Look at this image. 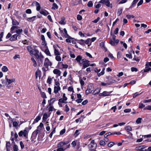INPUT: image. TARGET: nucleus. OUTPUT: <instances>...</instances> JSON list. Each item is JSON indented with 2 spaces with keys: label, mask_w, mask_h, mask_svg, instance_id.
<instances>
[{
  "label": "nucleus",
  "mask_w": 151,
  "mask_h": 151,
  "mask_svg": "<svg viewBox=\"0 0 151 151\" xmlns=\"http://www.w3.org/2000/svg\"><path fill=\"white\" fill-rule=\"evenodd\" d=\"M90 61L86 59H83L82 60V62H81V63L80 64V65H82L83 67L82 69H84L85 68L89 66Z\"/></svg>",
  "instance_id": "obj_1"
},
{
  "label": "nucleus",
  "mask_w": 151,
  "mask_h": 151,
  "mask_svg": "<svg viewBox=\"0 0 151 151\" xmlns=\"http://www.w3.org/2000/svg\"><path fill=\"white\" fill-rule=\"evenodd\" d=\"M28 132H27L26 129H25L23 130L20 131L18 133L19 135V137H22L23 135L26 138H27Z\"/></svg>",
  "instance_id": "obj_2"
},
{
  "label": "nucleus",
  "mask_w": 151,
  "mask_h": 151,
  "mask_svg": "<svg viewBox=\"0 0 151 151\" xmlns=\"http://www.w3.org/2000/svg\"><path fill=\"white\" fill-rule=\"evenodd\" d=\"M52 65V63L48 58L45 59L44 65L46 68H48L49 66H51Z\"/></svg>",
  "instance_id": "obj_3"
},
{
  "label": "nucleus",
  "mask_w": 151,
  "mask_h": 151,
  "mask_svg": "<svg viewBox=\"0 0 151 151\" xmlns=\"http://www.w3.org/2000/svg\"><path fill=\"white\" fill-rule=\"evenodd\" d=\"M99 3L102 4H104L105 5L111 8L112 7V4H110L109 0H101L99 1Z\"/></svg>",
  "instance_id": "obj_4"
},
{
  "label": "nucleus",
  "mask_w": 151,
  "mask_h": 151,
  "mask_svg": "<svg viewBox=\"0 0 151 151\" xmlns=\"http://www.w3.org/2000/svg\"><path fill=\"white\" fill-rule=\"evenodd\" d=\"M105 70V68H103L101 71L99 73L101 70L100 69H98L97 68H95V71L97 73L98 76L99 77H100L101 76L103 75L104 73V70Z\"/></svg>",
  "instance_id": "obj_5"
},
{
  "label": "nucleus",
  "mask_w": 151,
  "mask_h": 151,
  "mask_svg": "<svg viewBox=\"0 0 151 151\" xmlns=\"http://www.w3.org/2000/svg\"><path fill=\"white\" fill-rule=\"evenodd\" d=\"M93 90V87L92 86H88L87 90L85 91V93L86 95H88L91 93Z\"/></svg>",
  "instance_id": "obj_6"
},
{
  "label": "nucleus",
  "mask_w": 151,
  "mask_h": 151,
  "mask_svg": "<svg viewBox=\"0 0 151 151\" xmlns=\"http://www.w3.org/2000/svg\"><path fill=\"white\" fill-rule=\"evenodd\" d=\"M32 4L33 5L34 4L36 6V10L37 11H39L40 10L41 7L39 3L38 2L36 1H34L32 3Z\"/></svg>",
  "instance_id": "obj_7"
},
{
  "label": "nucleus",
  "mask_w": 151,
  "mask_h": 151,
  "mask_svg": "<svg viewBox=\"0 0 151 151\" xmlns=\"http://www.w3.org/2000/svg\"><path fill=\"white\" fill-rule=\"evenodd\" d=\"M69 142L68 141L61 142H59L57 145L58 147H62L64 145L68 144Z\"/></svg>",
  "instance_id": "obj_8"
},
{
  "label": "nucleus",
  "mask_w": 151,
  "mask_h": 151,
  "mask_svg": "<svg viewBox=\"0 0 151 151\" xmlns=\"http://www.w3.org/2000/svg\"><path fill=\"white\" fill-rule=\"evenodd\" d=\"M18 36V35L15 34L12 36L9 39V40L12 41H16L17 40V37Z\"/></svg>",
  "instance_id": "obj_9"
},
{
  "label": "nucleus",
  "mask_w": 151,
  "mask_h": 151,
  "mask_svg": "<svg viewBox=\"0 0 151 151\" xmlns=\"http://www.w3.org/2000/svg\"><path fill=\"white\" fill-rule=\"evenodd\" d=\"M110 92L104 91L102 93H100L99 95L100 96H109L111 93Z\"/></svg>",
  "instance_id": "obj_10"
},
{
  "label": "nucleus",
  "mask_w": 151,
  "mask_h": 151,
  "mask_svg": "<svg viewBox=\"0 0 151 151\" xmlns=\"http://www.w3.org/2000/svg\"><path fill=\"white\" fill-rule=\"evenodd\" d=\"M6 151H10L11 143L10 142H6Z\"/></svg>",
  "instance_id": "obj_11"
},
{
  "label": "nucleus",
  "mask_w": 151,
  "mask_h": 151,
  "mask_svg": "<svg viewBox=\"0 0 151 151\" xmlns=\"http://www.w3.org/2000/svg\"><path fill=\"white\" fill-rule=\"evenodd\" d=\"M82 57L80 55H78L77 56L75 60L80 65L81 62H82V60H83Z\"/></svg>",
  "instance_id": "obj_12"
},
{
  "label": "nucleus",
  "mask_w": 151,
  "mask_h": 151,
  "mask_svg": "<svg viewBox=\"0 0 151 151\" xmlns=\"http://www.w3.org/2000/svg\"><path fill=\"white\" fill-rule=\"evenodd\" d=\"M53 72L54 74L57 75L58 77L60 76L61 73L60 71L57 69H54Z\"/></svg>",
  "instance_id": "obj_13"
},
{
  "label": "nucleus",
  "mask_w": 151,
  "mask_h": 151,
  "mask_svg": "<svg viewBox=\"0 0 151 151\" xmlns=\"http://www.w3.org/2000/svg\"><path fill=\"white\" fill-rule=\"evenodd\" d=\"M88 147L89 150L92 151L96 149L97 147V145H93L89 144L88 145Z\"/></svg>",
  "instance_id": "obj_14"
},
{
  "label": "nucleus",
  "mask_w": 151,
  "mask_h": 151,
  "mask_svg": "<svg viewBox=\"0 0 151 151\" xmlns=\"http://www.w3.org/2000/svg\"><path fill=\"white\" fill-rule=\"evenodd\" d=\"M27 49L30 54L32 55L34 54L35 50H34L30 46H28L27 47Z\"/></svg>",
  "instance_id": "obj_15"
},
{
  "label": "nucleus",
  "mask_w": 151,
  "mask_h": 151,
  "mask_svg": "<svg viewBox=\"0 0 151 151\" xmlns=\"http://www.w3.org/2000/svg\"><path fill=\"white\" fill-rule=\"evenodd\" d=\"M44 57L42 55V54L40 53V58L38 59V62L40 64H42L43 63V59Z\"/></svg>",
  "instance_id": "obj_16"
},
{
  "label": "nucleus",
  "mask_w": 151,
  "mask_h": 151,
  "mask_svg": "<svg viewBox=\"0 0 151 151\" xmlns=\"http://www.w3.org/2000/svg\"><path fill=\"white\" fill-rule=\"evenodd\" d=\"M5 79L6 80V82L8 83V84H10L15 81L14 78L8 79L7 78L6 76H5Z\"/></svg>",
  "instance_id": "obj_17"
},
{
  "label": "nucleus",
  "mask_w": 151,
  "mask_h": 151,
  "mask_svg": "<svg viewBox=\"0 0 151 151\" xmlns=\"http://www.w3.org/2000/svg\"><path fill=\"white\" fill-rule=\"evenodd\" d=\"M42 115V114H39L38 116H37L36 118L34 119L33 123L34 124L35 123L39 121L41 119Z\"/></svg>",
  "instance_id": "obj_18"
},
{
  "label": "nucleus",
  "mask_w": 151,
  "mask_h": 151,
  "mask_svg": "<svg viewBox=\"0 0 151 151\" xmlns=\"http://www.w3.org/2000/svg\"><path fill=\"white\" fill-rule=\"evenodd\" d=\"M40 12L41 14L45 16H46L49 14V12L45 10H42L40 11Z\"/></svg>",
  "instance_id": "obj_19"
},
{
  "label": "nucleus",
  "mask_w": 151,
  "mask_h": 151,
  "mask_svg": "<svg viewBox=\"0 0 151 151\" xmlns=\"http://www.w3.org/2000/svg\"><path fill=\"white\" fill-rule=\"evenodd\" d=\"M39 132V130L38 129H36L34 131L32 134V137H33L35 139Z\"/></svg>",
  "instance_id": "obj_20"
},
{
  "label": "nucleus",
  "mask_w": 151,
  "mask_h": 151,
  "mask_svg": "<svg viewBox=\"0 0 151 151\" xmlns=\"http://www.w3.org/2000/svg\"><path fill=\"white\" fill-rule=\"evenodd\" d=\"M34 51L35 52V53H34V54L33 55H34L36 58L38 59L40 57V55H39L38 54L39 52L38 50L37 49H35Z\"/></svg>",
  "instance_id": "obj_21"
},
{
  "label": "nucleus",
  "mask_w": 151,
  "mask_h": 151,
  "mask_svg": "<svg viewBox=\"0 0 151 151\" xmlns=\"http://www.w3.org/2000/svg\"><path fill=\"white\" fill-rule=\"evenodd\" d=\"M101 88H97L93 92V95H96L99 94L100 92Z\"/></svg>",
  "instance_id": "obj_22"
},
{
  "label": "nucleus",
  "mask_w": 151,
  "mask_h": 151,
  "mask_svg": "<svg viewBox=\"0 0 151 151\" xmlns=\"http://www.w3.org/2000/svg\"><path fill=\"white\" fill-rule=\"evenodd\" d=\"M53 47L54 49V54L55 55H60V53L58 49H57L55 47L53 46Z\"/></svg>",
  "instance_id": "obj_23"
},
{
  "label": "nucleus",
  "mask_w": 151,
  "mask_h": 151,
  "mask_svg": "<svg viewBox=\"0 0 151 151\" xmlns=\"http://www.w3.org/2000/svg\"><path fill=\"white\" fill-rule=\"evenodd\" d=\"M60 90V87L54 86V92L55 93H58Z\"/></svg>",
  "instance_id": "obj_24"
},
{
  "label": "nucleus",
  "mask_w": 151,
  "mask_h": 151,
  "mask_svg": "<svg viewBox=\"0 0 151 151\" xmlns=\"http://www.w3.org/2000/svg\"><path fill=\"white\" fill-rule=\"evenodd\" d=\"M12 24L13 25H17L19 24V23L15 19H12Z\"/></svg>",
  "instance_id": "obj_25"
},
{
  "label": "nucleus",
  "mask_w": 151,
  "mask_h": 151,
  "mask_svg": "<svg viewBox=\"0 0 151 151\" xmlns=\"http://www.w3.org/2000/svg\"><path fill=\"white\" fill-rule=\"evenodd\" d=\"M64 31V36L66 38H71V37L67 33V32L65 28H64L63 29Z\"/></svg>",
  "instance_id": "obj_26"
},
{
  "label": "nucleus",
  "mask_w": 151,
  "mask_h": 151,
  "mask_svg": "<svg viewBox=\"0 0 151 151\" xmlns=\"http://www.w3.org/2000/svg\"><path fill=\"white\" fill-rule=\"evenodd\" d=\"M36 16H34L28 18L27 19V20L29 22H32L36 19Z\"/></svg>",
  "instance_id": "obj_27"
},
{
  "label": "nucleus",
  "mask_w": 151,
  "mask_h": 151,
  "mask_svg": "<svg viewBox=\"0 0 151 151\" xmlns=\"http://www.w3.org/2000/svg\"><path fill=\"white\" fill-rule=\"evenodd\" d=\"M13 151H18L19 148L18 146L15 144H14L13 146Z\"/></svg>",
  "instance_id": "obj_28"
},
{
  "label": "nucleus",
  "mask_w": 151,
  "mask_h": 151,
  "mask_svg": "<svg viewBox=\"0 0 151 151\" xmlns=\"http://www.w3.org/2000/svg\"><path fill=\"white\" fill-rule=\"evenodd\" d=\"M18 28V27L17 26H12L11 29H10V32L12 33L13 34L15 32H14L13 31V30L15 29H17Z\"/></svg>",
  "instance_id": "obj_29"
},
{
  "label": "nucleus",
  "mask_w": 151,
  "mask_h": 151,
  "mask_svg": "<svg viewBox=\"0 0 151 151\" xmlns=\"http://www.w3.org/2000/svg\"><path fill=\"white\" fill-rule=\"evenodd\" d=\"M31 60L32 61V63H33V65L35 67H36L37 66V63L34 58L33 57H32L31 58Z\"/></svg>",
  "instance_id": "obj_30"
},
{
  "label": "nucleus",
  "mask_w": 151,
  "mask_h": 151,
  "mask_svg": "<svg viewBox=\"0 0 151 151\" xmlns=\"http://www.w3.org/2000/svg\"><path fill=\"white\" fill-rule=\"evenodd\" d=\"M48 117L47 114L46 113H45L43 115L42 119L43 121H45L47 119Z\"/></svg>",
  "instance_id": "obj_31"
},
{
  "label": "nucleus",
  "mask_w": 151,
  "mask_h": 151,
  "mask_svg": "<svg viewBox=\"0 0 151 151\" xmlns=\"http://www.w3.org/2000/svg\"><path fill=\"white\" fill-rule=\"evenodd\" d=\"M151 70V68L148 66H145V68L144 70V72H147Z\"/></svg>",
  "instance_id": "obj_32"
},
{
  "label": "nucleus",
  "mask_w": 151,
  "mask_h": 151,
  "mask_svg": "<svg viewBox=\"0 0 151 151\" xmlns=\"http://www.w3.org/2000/svg\"><path fill=\"white\" fill-rule=\"evenodd\" d=\"M58 6L56 4L54 3L52 4V9L55 10V9H58Z\"/></svg>",
  "instance_id": "obj_33"
},
{
  "label": "nucleus",
  "mask_w": 151,
  "mask_h": 151,
  "mask_svg": "<svg viewBox=\"0 0 151 151\" xmlns=\"http://www.w3.org/2000/svg\"><path fill=\"white\" fill-rule=\"evenodd\" d=\"M49 107L48 109V110L49 112L52 111H53V109H54L53 106H51V103H50L49 105Z\"/></svg>",
  "instance_id": "obj_34"
},
{
  "label": "nucleus",
  "mask_w": 151,
  "mask_h": 151,
  "mask_svg": "<svg viewBox=\"0 0 151 151\" xmlns=\"http://www.w3.org/2000/svg\"><path fill=\"white\" fill-rule=\"evenodd\" d=\"M55 60L58 62H60L61 60V58L60 56V55H55Z\"/></svg>",
  "instance_id": "obj_35"
},
{
  "label": "nucleus",
  "mask_w": 151,
  "mask_h": 151,
  "mask_svg": "<svg viewBox=\"0 0 151 151\" xmlns=\"http://www.w3.org/2000/svg\"><path fill=\"white\" fill-rule=\"evenodd\" d=\"M55 129H56L55 127L53 129V130H52V131L49 134V137L50 138H52V136L53 134L55 133Z\"/></svg>",
  "instance_id": "obj_36"
},
{
  "label": "nucleus",
  "mask_w": 151,
  "mask_h": 151,
  "mask_svg": "<svg viewBox=\"0 0 151 151\" xmlns=\"http://www.w3.org/2000/svg\"><path fill=\"white\" fill-rule=\"evenodd\" d=\"M52 78H51L50 76H49L48 77V78L47 79V83H48L49 84H51L52 83Z\"/></svg>",
  "instance_id": "obj_37"
},
{
  "label": "nucleus",
  "mask_w": 151,
  "mask_h": 151,
  "mask_svg": "<svg viewBox=\"0 0 151 151\" xmlns=\"http://www.w3.org/2000/svg\"><path fill=\"white\" fill-rule=\"evenodd\" d=\"M115 80L112 79L111 78H109V82L108 83V85H110L112 83H114Z\"/></svg>",
  "instance_id": "obj_38"
},
{
  "label": "nucleus",
  "mask_w": 151,
  "mask_h": 151,
  "mask_svg": "<svg viewBox=\"0 0 151 151\" xmlns=\"http://www.w3.org/2000/svg\"><path fill=\"white\" fill-rule=\"evenodd\" d=\"M22 29H17L15 32L17 33L16 34L18 35V36L22 32Z\"/></svg>",
  "instance_id": "obj_39"
},
{
  "label": "nucleus",
  "mask_w": 151,
  "mask_h": 151,
  "mask_svg": "<svg viewBox=\"0 0 151 151\" xmlns=\"http://www.w3.org/2000/svg\"><path fill=\"white\" fill-rule=\"evenodd\" d=\"M123 11V8H121L118 9L117 14L119 16L122 13Z\"/></svg>",
  "instance_id": "obj_40"
},
{
  "label": "nucleus",
  "mask_w": 151,
  "mask_h": 151,
  "mask_svg": "<svg viewBox=\"0 0 151 151\" xmlns=\"http://www.w3.org/2000/svg\"><path fill=\"white\" fill-rule=\"evenodd\" d=\"M40 93L42 97L44 99H45L47 98V96L45 93L44 92H41Z\"/></svg>",
  "instance_id": "obj_41"
},
{
  "label": "nucleus",
  "mask_w": 151,
  "mask_h": 151,
  "mask_svg": "<svg viewBox=\"0 0 151 151\" xmlns=\"http://www.w3.org/2000/svg\"><path fill=\"white\" fill-rule=\"evenodd\" d=\"M8 70V68L6 66H3L2 68V70L4 72H6Z\"/></svg>",
  "instance_id": "obj_42"
},
{
  "label": "nucleus",
  "mask_w": 151,
  "mask_h": 151,
  "mask_svg": "<svg viewBox=\"0 0 151 151\" xmlns=\"http://www.w3.org/2000/svg\"><path fill=\"white\" fill-rule=\"evenodd\" d=\"M115 144V143L113 142H110L108 145V146L109 147H111Z\"/></svg>",
  "instance_id": "obj_43"
},
{
  "label": "nucleus",
  "mask_w": 151,
  "mask_h": 151,
  "mask_svg": "<svg viewBox=\"0 0 151 151\" xmlns=\"http://www.w3.org/2000/svg\"><path fill=\"white\" fill-rule=\"evenodd\" d=\"M41 71L40 70H37L35 73V76L36 78H37L38 76L39 77V75L40 74Z\"/></svg>",
  "instance_id": "obj_44"
},
{
  "label": "nucleus",
  "mask_w": 151,
  "mask_h": 151,
  "mask_svg": "<svg viewBox=\"0 0 151 151\" xmlns=\"http://www.w3.org/2000/svg\"><path fill=\"white\" fill-rule=\"evenodd\" d=\"M45 52L48 55L51 56V55L50 53V51L48 49H46L45 50Z\"/></svg>",
  "instance_id": "obj_45"
},
{
  "label": "nucleus",
  "mask_w": 151,
  "mask_h": 151,
  "mask_svg": "<svg viewBox=\"0 0 151 151\" xmlns=\"http://www.w3.org/2000/svg\"><path fill=\"white\" fill-rule=\"evenodd\" d=\"M58 102H60L61 103H67V102L66 101V100H64V99H63V98H60V99H59V100H58Z\"/></svg>",
  "instance_id": "obj_46"
},
{
  "label": "nucleus",
  "mask_w": 151,
  "mask_h": 151,
  "mask_svg": "<svg viewBox=\"0 0 151 151\" xmlns=\"http://www.w3.org/2000/svg\"><path fill=\"white\" fill-rule=\"evenodd\" d=\"M142 92H141V93H138L137 92H136V93H134L133 94V98H136L137 96H139L140 94H141L142 93Z\"/></svg>",
  "instance_id": "obj_47"
},
{
  "label": "nucleus",
  "mask_w": 151,
  "mask_h": 151,
  "mask_svg": "<svg viewBox=\"0 0 151 151\" xmlns=\"http://www.w3.org/2000/svg\"><path fill=\"white\" fill-rule=\"evenodd\" d=\"M125 129L129 131H131L132 130V127L129 126H127L126 127H125Z\"/></svg>",
  "instance_id": "obj_48"
},
{
  "label": "nucleus",
  "mask_w": 151,
  "mask_h": 151,
  "mask_svg": "<svg viewBox=\"0 0 151 151\" xmlns=\"http://www.w3.org/2000/svg\"><path fill=\"white\" fill-rule=\"evenodd\" d=\"M54 81H55V86L60 87V84L58 81H57V80L55 79Z\"/></svg>",
  "instance_id": "obj_49"
},
{
  "label": "nucleus",
  "mask_w": 151,
  "mask_h": 151,
  "mask_svg": "<svg viewBox=\"0 0 151 151\" xmlns=\"http://www.w3.org/2000/svg\"><path fill=\"white\" fill-rule=\"evenodd\" d=\"M58 147V148L56 150V151H64L66 149V148H64L63 147Z\"/></svg>",
  "instance_id": "obj_50"
},
{
  "label": "nucleus",
  "mask_w": 151,
  "mask_h": 151,
  "mask_svg": "<svg viewBox=\"0 0 151 151\" xmlns=\"http://www.w3.org/2000/svg\"><path fill=\"white\" fill-rule=\"evenodd\" d=\"M136 3H137L136 2H134L133 1L131 5L130 6L129 9H131V8H132L133 7H134L135 6V4Z\"/></svg>",
  "instance_id": "obj_51"
},
{
  "label": "nucleus",
  "mask_w": 151,
  "mask_h": 151,
  "mask_svg": "<svg viewBox=\"0 0 151 151\" xmlns=\"http://www.w3.org/2000/svg\"><path fill=\"white\" fill-rule=\"evenodd\" d=\"M48 123V122H46V124H47V126L46 127V129L47 131H49L50 129V127L49 126V124H47Z\"/></svg>",
  "instance_id": "obj_52"
},
{
  "label": "nucleus",
  "mask_w": 151,
  "mask_h": 151,
  "mask_svg": "<svg viewBox=\"0 0 151 151\" xmlns=\"http://www.w3.org/2000/svg\"><path fill=\"white\" fill-rule=\"evenodd\" d=\"M87 6L89 7H92L93 5V4L91 1H89L87 4Z\"/></svg>",
  "instance_id": "obj_53"
},
{
  "label": "nucleus",
  "mask_w": 151,
  "mask_h": 151,
  "mask_svg": "<svg viewBox=\"0 0 151 151\" xmlns=\"http://www.w3.org/2000/svg\"><path fill=\"white\" fill-rule=\"evenodd\" d=\"M145 105L142 103H139V108L142 109L145 107Z\"/></svg>",
  "instance_id": "obj_54"
},
{
  "label": "nucleus",
  "mask_w": 151,
  "mask_h": 151,
  "mask_svg": "<svg viewBox=\"0 0 151 151\" xmlns=\"http://www.w3.org/2000/svg\"><path fill=\"white\" fill-rule=\"evenodd\" d=\"M64 19H63L62 18L61 20L59 22V23L62 25L65 24V23L64 22Z\"/></svg>",
  "instance_id": "obj_55"
},
{
  "label": "nucleus",
  "mask_w": 151,
  "mask_h": 151,
  "mask_svg": "<svg viewBox=\"0 0 151 151\" xmlns=\"http://www.w3.org/2000/svg\"><path fill=\"white\" fill-rule=\"evenodd\" d=\"M4 32H2L0 34V42L2 41V38L4 36Z\"/></svg>",
  "instance_id": "obj_56"
},
{
  "label": "nucleus",
  "mask_w": 151,
  "mask_h": 151,
  "mask_svg": "<svg viewBox=\"0 0 151 151\" xmlns=\"http://www.w3.org/2000/svg\"><path fill=\"white\" fill-rule=\"evenodd\" d=\"M20 146L21 149H23L24 148V145L23 142L22 141H21L20 142Z\"/></svg>",
  "instance_id": "obj_57"
},
{
  "label": "nucleus",
  "mask_w": 151,
  "mask_h": 151,
  "mask_svg": "<svg viewBox=\"0 0 151 151\" xmlns=\"http://www.w3.org/2000/svg\"><path fill=\"white\" fill-rule=\"evenodd\" d=\"M99 144L101 145L104 146L105 145L106 143L103 140H101L99 142Z\"/></svg>",
  "instance_id": "obj_58"
},
{
  "label": "nucleus",
  "mask_w": 151,
  "mask_h": 151,
  "mask_svg": "<svg viewBox=\"0 0 151 151\" xmlns=\"http://www.w3.org/2000/svg\"><path fill=\"white\" fill-rule=\"evenodd\" d=\"M77 19L78 20H81L82 19V17L79 14H78L77 16Z\"/></svg>",
  "instance_id": "obj_59"
},
{
  "label": "nucleus",
  "mask_w": 151,
  "mask_h": 151,
  "mask_svg": "<svg viewBox=\"0 0 151 151\" xmlns=\"http://www.w3.org/2000/svg\"><path fill=\"white\" fill-rule=\"evenodd\" d=\"M146 147V146L145 145H142L138 147V150H142L144 149H145Z\"/></svg>",
  "instance_id": "obj_60"
},
{
  "label": "nucleus",
  "mask_w": 151,
  "mask_h": 151,
  "mask_svg": "<svg viewBox=\"0 0 151 151\" xmlns=\"http://www.w3.org/2000/svg\"><path fill=\"white\" fill-rule=\"evenodd\" d=\"M142 119L141 118H138L136 121V122L138 124L140 123Z\"/></svg>",
  "instance_id": "obj_61"
},
{
  "label": "nucleus",
  "mask_w": 151,
  "mask_h": 151,
  "mask_svg": "<svg viewBox=\"0 0 151 151\" xmlns=\"http://www.w3.org/2000/svg\"><path fill=\"white\" fill-rule=\"evenodd\" d=\"M79 134V130H76L74 134L75 137H77Z\"/></svg>",
  "instance_id": "obj_62"
},
{
  "label": "nucleus",
  "mask_w": 151,
  "mask_h": 151,
  "mask_svg": "<svg viewBox=\"0 0 151 151\" xmlns=\"http://www.w3.org/2000/svg\"><path fill=\"white\" fill-rule=\"evenodd\" d=\"M12 33L9 32L8 33V34H7V35L6 36V39H8L9 38H10V37L12 36Z\"/></svg>",
  "instance_id": "obj_63"
},
{
  "label": "nucleus",
  "mask_w": 151,
  "mask_h": 151,
  "mask_svg": "<svg viewBox=\"0 0 151 151\" xmlns=\"http://www.w3.org/2000/svg\"><path fill=\"white\" fill-rule=\"evenodd\" d=\"M145 66H148V67H149V66H151V62H146Z\"/></svg>",
  "instance_id": "obj_64"
}]
</instances>
